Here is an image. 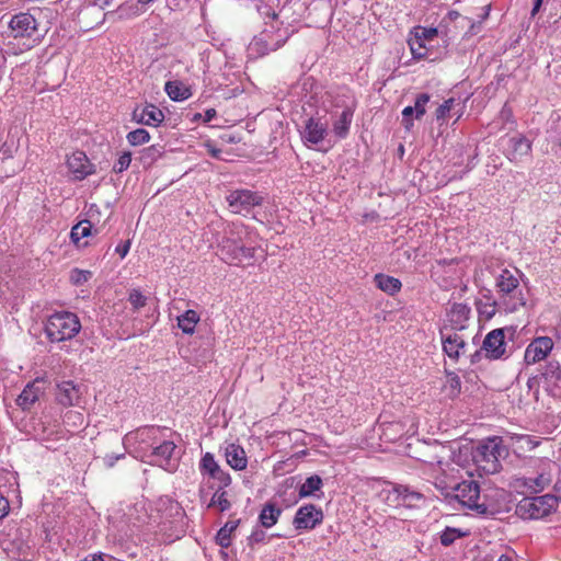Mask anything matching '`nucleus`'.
Masks as SVG:
<instances>
[{"mask_svg": "<svg viewBox=\"0 0 561 561\" xmlns=\"http://www.w3.org/2000/svg\"><path fill=\"white\" fill-rule=\"evenodd\" d=\"M553 341L549 336L534 339L525 350L524 362L526 365H534L543 360L552 351Z\"/></svg>", "mask_w": 561, "mask_h": 561, "instance_id": "14", "label": "nucleus"}, {"mask_svg": "<svg viewBox=\"0 0 561 561\" xmlns=\"http://www.w3.org/2000/svg\"><path fill=\"white\" fill-rule=\"evenodd\" d=\"M199 320L201 316L196 310H186L184 313L178 316V329L184 334L192 335Z\"/></svg>", "mask_w": 561, "mask_h": 561, "instance_id": "28", "label": "nucleus"}, {"mask_svg": "<svg viewBox=\"0 0 561 561\" xmlns=\"http://www.w3.org/2000/svg\"><path fill=\"white\" fill-rule=\"evenodd\" d=\"M92 276L90 271L73 268L70 272V282L76 285H82L87 283Z\"/></svg>", "mask_w": 561, "mask_h": 561, "instance_id": "43", "label": "nucleus"}, {"mask_svg": "<svg viewBox=\"0 0 561 561\" xmlns=\"http://www.w3.org/2000/svg\"><path fill=\"white\" fill-rule=\"evenodd\" d=\"M239 520L227 522L217 533L216 542L221 548H228L231 543V534L238 527Z\"/></svg>", "mask_w": 561, "mask_h": 561, "instance_id": "34", "label": "nucleus"}, {"mask_svg": "<svg viewBox=\"0 0 561 561\" xmlns=\"http://www.w3.org/2000/svg\"><path fill=\"white\" fill-rule=\"evenodd\" d=\"M323 512L314 504H305L300 506L293 520V525L299 533L314 529L323 522Z\"/></svg>", "mask_w": 561, "mask_h": 561, "instance_id": "12", "label": "nucleus"}, {"mask_svg": "<svg viewBox=\"0 0 561 561\" xmlns=\"http://www.w3.org/2000/svg\"><path fill=\"white\" fill-rule=\"evenodd\" d=\"M455 99L450 98L446 100L436 110V118L438 121L445 119L447 115L454 111Z\"/></svg>", "mask_w": 561, "mask_h": 561, "instance_id": "47", "label": "nucleus"}, {"mask_svg": "<svg viewBox=\"0 0 561 561\" xmlns=\"http://www.w3.org/2000/svg\"><path fill=\"white\" fill-rule=\"evenodd\" d=\"M430 101V95L427 93H421L416 96L415 99V103H414V111H415V117L416 118H421L426 110H425V106L426 104L428 103Z\"/></svg>", "mask_w": 561, "mask_h": 561, "instance_id": "45", "label": "nucleus"}, {"mask_svg": "<svg viewBox=\"0 0 561 561\" xmlns=\"http://www.w3.org/2000/svg\"><path fill=\"white\" fill-rule=\"evenodd\" d=\"M9 513V501L0 494V519L5 517Z\"/></svg>", "mask_w": 561, "mask_h": 561, "instance_id": "56", "label": "nucleus"}, {"mask_svg": "<svg viewBox=\"0 0 561 561\" xmlns=\"http://www.w3.org/2000/svg\"><path fill=\"white\" fill-rule=\"evenodd\" d=\"M113 0H94L93 4L98 5L100 9H104L110 5Z\"/></svg>", "mask_w": 561, "mask_h": 561, "instance_id": "63", "label": "nucleus"}, {"mask_svg": "<svg viewBox=\"0 0 561 561\" xmlns=\"http://www.w3.org/2000/svg\"><path fill=\"white\" fill-rule=\"evenodd\" d=\"M282 512V508L275 503L267 502L260 512L259 522L264 528H271L278 522Z\"/></svg>", "mask_w": 561, "mask_h": 561, "instance_id": "27", "label": "nucleus"}, {"mask_svg": "<svg viewBox=\"0 0 561 561\" xmlns=\"http://www.w3.org/2000/svg\"><path fill=\"white\" fill-rule=\"evenodd\" d=\"M69 171L75 180L81 181L94 173V167L83 151H75L67 160Z\"/></svg>", "mask_w": 561, "mask_h": 561, "instance_id": "20", "label": "nucleus"}, {"mask_svg": "<svg viewBox=\"0 0 561 561\" xmlns=\"http://www.w3.org/2000/svg\"><path fill=\"white\" fill-rule=\"evenodd\" d=\"M290 37L288 27L266 24L262 32L254 36L248 46L249 56L259 58L280 48Z\"/></svg>", "mask_w": 561, "mask_h": 561, "instance_id": "6", "label": "nucleus"}, {"mask_svg": "<svg viewBox=\"0 0 561 561\" xmlns=\"http://www.w3.org/2000/svg\"><path fill=\"white\" fill-rule=\"evenodd\" d=\"M225 199L231 213L247 216L254 207L261 206L265 197L261 192L240 187L229 190Z\"/></svg>", "mask_w": 561, "mask_h": 561, "instance_id": "8", "label": "nucleus"}, {"mask_svg": "<svg viewBox=\"0 0 561 561\" xmlns=\"http://www.w3.org/2000/svg\"><path fill=\"white\" fill-rule=\"evenodd\" d=\"M129 249H130V241L127 240L125 242H122L119 243L116 248H115V252L122 257L124 259L127 253L129 252Z\"/></svg>", "mask_w": 561, "mask_h": 561, "instance_id": "55", "label": "nucleus"}, {"mask_svg": "<svg viewBox=\"0 0 561 561\" xmlns=\"http://www.w3.org/2000/svg\"><path fill=\"white\" fill-rule=\"evenodd\" d=\"M323 485L322 479L313 474L308 477L306 481L299 486V497H309L316 494L317 491H320Z\"/></svg>", "mask_w": 561, "mask_h": 561, "instance_id": "33", "label": "nucleus"}, {"mask_svg": "<svg viewBox=\"0 0 561 561\" xmlns=\"http://www.w3.org/2000/svg\"><path fill=\"white\" fill-rule=\"evenodd\" d=\"M499 118L502 121L503 125H506L507 123H514L513 111L507 104H504L502 107Z\"/></svg>", "mask_w": 561, "mask_h": 561, "instance_id": "50", "label": "nucleus"}, {"mask_svg": "<svg viewBox=\"0 0 561 561\" xmlns=\"http://www.w3.org/2000/svg\"><path fill=\"white\" fill-rule=\"evenodd\" d=\"M424 501V495L410 486L405 485V492H402V506L416 507Z\"/></svg>", "mask_w": 561, "mask_h": 561, "instance_id": "38", "label": "nucleus"}, {"mask_svg": "<svg viewBox=\"0 0 561 561\" xmlns=\"http://www.w3.org/2000/svg\"><path fill=\"white\" fill-rule=\"evenodd\" d=\"M156 152H157V149L154 147H149V148L145 149L141 153V160L142 161H147L148 159L153 160L156 158Z\"/></svg>", "mask_w": 561, "mask_h": 561, "instance_id": "58", "label": "nucleus"}, {"mask_svg": "<svg viewBox=\"0 0 561 561\" xmlns=\"http://www.w3.org/2000/svg\"><path fill=\"white\" fill-rule=\"evenodd\" d=\"M199 471L203 476L218 481L219 485L229 486L231 484L230 474L219 466L211 453L203 455L199 461Z\"/></svg>", "mask_w": 561, "mask_h": 561, "instance_id": "15", "label": "nucleus"}, {"mask_svg": "<svg viewBox=\"0 0 561 561\" xmlns=\"http://www.w3.org/2000/svg\"><path fill=\"white\" fill-rule=\"evenodd\" d=\"M124 457H125V453H119V454L112 453V454L105 455V457L103 458V461L107 468H112L116 461H118L119 459H123Z\"/></svg>", "mask_w": 561, "mask_h": 561, "instance_id": "52", "label": "nucleus"}, {"mask_svg": "<svg viewBox=\"0 0 561 561\" xmlns=\"http://www.w3.org/2000/svg\"><path fill=\"white\" fill-rule=\"evenodd\" d=\"M192 96V87L184 82L178 81V102L184 101Z\"/></svg>", "mask_w": 561, "mask_h": 561, "instance_id": "49", "label": "nucleus"}, {"mask_svg": "<svg viewBox=\"0 0 561 561\" xmlns=\"http://www.w3.org/2000/svg\"><path fill=\"white\" fill-rule=\"evenodd\" d=\"M553 469V462L543 461L541 471L536 477H524L518 479L517 482L525 486L529 493H540L551 483Z\"/></svg>", "mask_w": 561, "mask_h": 561, "instance_id": "13", "label": "nucleus"}, {"mask_svg": "<svg viewBox=\"0 0 561 561\" xmlns=\"http://www.w3.org/2000/svg\"><path fill=\"white\" fill-rule=\"evenodd\" d=\"M144 12V7L139 2H126L121 4L115 13L121 20H128L140 15Z\"/></svg>", "mask_w": 561, "mask_h": 561, "instance_id": "36", "label": "nucleus"}, {"mask_svg": "<svg viewBox=\"0 0 561 561\" xmlns=\"http://www.w3.org/2000/svg\"><path fill=\"white\" fill-rule=\"evenodd\" d=\"M439 333L444 354L451 360L457 362L466 352V341L457 332L446 333L440 330Z\"/></svg>", "mask_w": 561, "mask_h": 561, "instance_id": "18", "label": "nucleus"}, {"mask_svg": "<svg viewBox=\"0 0 561 561\" xmlns=\"http://www.w3.org/2000/svg\"><path fill=\"white\" fill-rule=\"evenodd\" d=\"M444 466H446L444 461L437 460L436 467H433V471L435 472V486L440 490L450 489L453 492V499L457 500L462 507L468 508L476 514V506H479V501L481 500V490L479 484L473 480H466L453 486H448L446 481L439 476L445 471Z\"/></svg>", "mask_w": 561, "mask_h": 561, "instance_id": "5", "label": "nucleus"}, {"mask_svg": "<svg viewBox=\"0 0 561 561\" xmlns=\"http://www.w3.org/2000/svg\"><path fill=\"white\" fill-rule=\"evenodd\" d=\"M513 439L522 449L533 450L538 445L529 435H516Z\"/></svg>", "mask_w": 561, "mask_h": 561, "instance_id": "48", "label": "nucleus"}, {"mask_svg": "<svg viewBox=\"0 0 561 561\" xmlns=\"http://www.w3.org/2000/svg\"><path fill=\"white\" fill-rule=\"evenodd\" d=\"M506 454L502 439L497 436L480 442L472 448L471 457L481 474H494L502 468L501 458Z\"/></svg>", "mask_w": 561, "mask_h": 561, "instance_id": "4", "label": "nucleus"}, {"mask_svg": "<svg viewBox=\"0 0 561 561\" xmlns=\"http://www.w3.org/2000/svg\"><path fill=\"white\" fill-rule=\"evenodd\" d=\"M531 152V141L522 134H516L506 140L505 156L513 162L520 161Z\"/></svg>", "mask_w": 561, "mask_h": 561, "instance_id": "17", "label": "nucleus"}, {"mask_svg": "<svg viewBox=\"0 0 561 561\" xmlns=\"http://www.w3.org/2000/svg\"><path fill=\"white\" fill-rule=\"evenodd\" d=\"M131 117L136 123L148 126H158L163 121L161 110L153 104L136 106Z\"/></svg>", "mask_w": 561, "mask_h": 561, "instance_id": "22", "label": "nucleus"}, {"mask_svg": "<svg viewBox=\"0 0 561 561\" xmlns=\"http://www.w3.org/2000/svg\"><path fill=\"white\" fill-rule=\"evenodd\" d=\"M445 389L450 398L457 397L461 391V381L454 371H447Z\"/></svg>", "mask_w": 561, "mask_h": 561, "instance_id": "40", "label": "nucleus"}, {"mask_svg": "<svg viewBox=\"0 0 561 561\" xmlns=\"http://www.w3.org/2000/svg\"><path fill=\"white\" fill-rule=\"evenodd\" d=\"M41 389L34 382L27 383L16 399V404L23 410L28 409L38 399Z\"/></svg>", "mask_w": 561, "mask_h": 561, "instance_id": "30", "label": "nucleus"}, {"mask_svg": "<svg viewBox=\"0 0 561 561\" xmlns=\"http://www.w3.org/2000/svg\"><path fill=\"white\" fill-rule=\"evenodd\" d=\"M266 534L262 529H255L249 537V545L253 546L255 543L263 542L265 540Z\"/></svg>", "mask_w": 561, "mask_h": 561, "instance_id": "51", "label": "nucleus"}, {"mask_svg": "<svg viewBox=\"0 0 561 561\" xmlns=\"http://www.w3.org/2000/svg\"><path fill=\"white\" fill-rule=\"evenodd\" d=\"M164 90H165L167 94L169 95V98L172 101H175V82L171 81V80L167 81L164 84Z\"/></svg>", "mask_w": 561, "mask_h": 561, "instance_id": "57", "label": "nucleus"}, {"mask_svg": "<svg viewBox=\"0 0 561 561\" xmlns=\"http://www.w3.org/2000/svg\"><path fill=\"white\" fill-rule=\"evenodd\" d=\"M57 400L65 407L80 405L82 399L81 386L71 380L62 381L57 386Z\"/></svg>", "mask_w": 561, "mask_h": 561, "instance_id": "21", "label": "nucleus"}, {"mask_svg": "<svg viewBox=\"0 0 561 561\" xmlns=\"http://www.w3.org/2000/svg\"><path fill=\"white\" fill-rule=\"evenodd\" d=\"M415 113L413 106H407L402 111V122L404 123L405 127L409 128L410 125H412V115Z\"/></svg>", "mask_w": 561, "mask_h": 561, "instance_id": "53", "label": "nucleus"}, {"mask_svg": "<svg viewBox=\"0 0 561 561\" xmlns=\"http://www.w3.org/2000/svg\"><path fill=\"white\" fill-rule=\"evenodd\" d=\"M298 131L300 139L306 147L312 148L314 146H319L329 134L328 121L323 117L310 116L302 122Z\"/></svg>", "mask_w": 561, "mask_h": 561, "instance_id": "11", "label": "nucleus"}, {"mask_svg": "<svg viewBox=\"0 0 561 561\" xmlns=\"http://www.w3.org/2000/svg\"><path fill=\"white\" fill-rule=\"evenodd\" d=\"M9 26L15 38L32 37L37 31V21L30 13H19L12 16Z\"/></svg>", "mask_w": 561, "mask_h": 561, "instance_id": "19", "label": "nucleus"}, {"mask_svg": "<svg viewBox=\"0 0 561 561\" xmlns=\"http://www.w3.org/2000/svg\"><path fill=\"white\" fill-rule=\"evenodd\" d=\"M80 330L81 322L78 316L70 311L55 312L45 322V333L53 343L71 340Z\"/></svg>", "mask_w": 561, "mask_h": 561, "instance_id": "7", "label": "nucleus"}, {"mask_svg": "<svg viewBox=\"0 0 561 561\" xmlns=\"http://www.w3.org/2000/svg\"><path fill=\"white\" fill-rule=\"evenodd\" d=\"M471 308L467 304L454 302L447 310V318L454 330L466 329L470 318Z\"/></svg>", "mask_w": 561, "mask_h": 561, "instance_id": "23", "label": "nucleus"}, {"mask_svg": "<svg viewBox=\"0 0 561 561\" xmlns=\"http://www.w3.org/2000/svg\"><path fill=\"white\" fill-rule=\"evenodd\" d=\"M459 106V108L457 111L454 112V115H456V119H459L462 115V105H460V103L457 104Z\"/></svg>", "mask_w": 561, "mask_h": 561, "instance_id": "64", "label": "nucleus"}, {"mask_svg": "<svg viewBox=\"0 0 561 561\" xmlns=\"http://www.w3.org/2000/svg\"><path fill=\"white\" fill-rule=\"evenodd\" d=\"M204 237L209 247L217 249L220 259L230 265L251 266L264 256L257 245L256 233L241 221L216 218L207 225Z\"/></svg>", "mask_w": 561, "mask_h": 561, "instance_id": "1", "label": "nucleus"}, {"mask_svg": "<svg viewBox=\"0 0 561 561\" xmlns=\"http://www.w3.org/2000/svg\"><path fill=\"white\" fill-rule=\"evenodd\" d=\"M257 12L260 16L264 20V26H266V24L273 23L283 26V22L278 20V14L271 5L266 3H261L257 5Z\"/></svg>", "mask_w": 561, "mask_h": 561, "instance_id": "39", "label": "nucleus"}, {"mask_svg": "<svg viewBox=\"0 0 561 561\" xmlns=\"http://www.w3.org/2000/svg\"><path fill=\"white\" fill-rule=\"evenodd\" d=\"M462 536L461 531L456 528L447 527L442 534H440V543L445 547H448L455 542L456 539L460 538Z\"/></svg>", "mask_w": 561, "mask_h": 561, "instance_id": "42", "label": "nucleus"}, {"mask_svg": "<svg viewBox=\"0 0 561 561\" xmlns=\"http://www.w3.org/2000/svg\"><path fill=\"white\" fill-rule=\"evenodd\" d=\"M409 46H410L413 58H415V59L428 58L430 59V54H428L430 48L427 47V44L423 41V36H421L419 32L415 33L414 37L409 39Z\"/></svg>", "mask_w": 561, "mask_h": 561, "instance_id": "32", "label": "nucleus"}, {"mask_svg": "<svg viewBox=\"0 0 561 561\" xmlns=\"http://www.w3.org/2000/svg\"><path fill=\"white\" fill-rule=\"evenodd\" d=\"M402 492H405V485L390 483L380 491L379 497L387 505L399 507L402 506Z\"/></svg>", "mask_w": 561, "mask_h": 561, "instance_id": "26", "label": "nucleus"}, {"mask_svg": "<svg viewBox=\"0 0 561 561\" xmlns=\"http://www.w3.org/2000/svg\"><path fill=\"white\" fill-rule=\"evenodd\" d=\"M421 36H423V41L427 44L433 41L434 37L437 35L436 28H422L421 32H419Z\"/></svg>", "mask_w": 561, "mask_h": 561, "instance_id": "54", "label": "nucleus"}, {"mask_svg": "<svg viewBox=\"0 0 561 561\" xmlns=\"http://www.w3.org/2000/svg\"><path fill=\"white\" fill-rule=\"evenodd\" d=\"M516 558L514 551L506 552L499 557L497 561H514Z\"/></svg>", "mask_w": 561, "mask_h": 561, "instance_id": "61", "label": "nucleus"}, {"mask_svg": "<svg viewBox=\"0 0 561 561\" xmlns=\"http://www.w3.org/2000/svg\"><path fill=\"white\" fill-rule=\"evenodd\" d=\"M519 271L504 268L495 277V289L499 296V306L505 312L513 313L524 307L527 301V293L519 283Z\"/></svg>", "mask_w": 561, "mask_h": 561, "instance_id": "2", "label": "nucleus"}, {"mask_svg": "<svg viewBox=\"0 0 561 561\" xmlns=\"http://www.w3.org/2000/svg\"><path fill=\"white\" fill-rule=\"evenodd\" d=\"M495 305H496V302H494V304H492V305H489V306H488V308H489V309H486V310H482L481 305H480V304H478V310H479V312H481V313H486V314H488V317H492V316L495 313Z\"/></svg>", "mask_w": 561, "mask_h": 561, "instance_id": "60", "label": "nucleus"}, {"mask_svg": "<svg viewBox=\"0 0 561 561\" xmlns=\"http://www.w3.org/2000/svg\"><path fill=\"white\" fill-rule=\"evenodd\" d=\"M216 116V110L209 108L205 112V115L203 116V122L207 123L210 122Z\"/></svg>", "mask_w": 561, "mask_h": 561, "instance_id": "62", "label": "nucleus"}, {"mask_svg": "<svg viewBox=\"0 0 561 561\" xmlns=\"http://www.w3.org/2000/svg\"><path fill=\"white\" fill-rule=\"evenodd\" d=\"M128 300L135 309H139L146 305L147 297L138 289H133L129 293Z\"/></svg>", "mask_w": 561, "mask_h": 561, "instance_id": "46", "label": "nucleus"}, {"mask_svg": "<svg viewBox=\"0 0 561 561\" xmlns=\"http://www.w3.org/2000/svg\"><path fill=\"white\" fill-rule=\"evenodd\" d=\"M92 224L89 220H82L72 227L70 232L71 241L76 244L91 234Z\"/></svg>", "mask_w": 561, "mask_h": 561, "instance_id": "37", "label": "nucleus"}, {"mask_svg": "<svg viewBox=\"0 0 561 561\" xmlns=\"http://www.w3.org/2000/svg\"><path fill=\"white\" fill-rule=\"evenodd\" d=\"M556 506V499L547 495L526 497L517 505V513L524 519H540L549 515Z\"/></svg>", "mask_w": 561, "mask_h": 561, "instance_id": "10", "label": "nucleus"}, {"mask_svg": "<svg viewBox=\"0 0 561 561\" xmlns=\"http://www.w3.org/2000/svg\"><path fill=\"white\" fill-rule=\"evenodd\" d=\"M374 283L377 288L391 296L397 294L402 286L399 278L386 274H376Z\"/></svg>", "mask_w": 561, "mask_h": 561, "instance_id": "29", "label": "nucleus"}, {"mask_svg": "<svg viewBox=\"0 0 561 561\" xmlns=\"http://www.w3.org/2000/svg\"><path fill=\"white\" fill-rule=\"evenodd\" d=\"M553 499H556V504L561 502V480H558L553 485V494H551Z\"/></svg>", "mask_w": 561, "mask_h": 561, "instance_id": "59", "label": "nucleus"}, {"mask_svg": "<svg viewBox=\"0 0 561 561\" xmlns=\"http://www.w3.org/2000/svg\"><path fill=\"white\" fill-rule=\"evenodd\" d=\"M161 433L162 431L158 427H144L137 430L135 437L141 443L151 442V451L148 455L150 463L173 473L175 471V462L172 455L175 449V444L171 440H163L159 443V435Z\"/></svg>", "mask_w": 561, "mask_h": 561, "instance_id": "3", "label": "nucleus"}, {"mask_svg": "<svg viewBox=\"0 0 561 561\" xmlns=\"http://www.w3.org/2000/svg\"><path fill=\"white\" fill-rule=\"evenodd\" d=\"M353 116L354 108L352 106H345L339 116L333 119L332 130L339 139H345L348 136Z\"/></svg>", "mask_w": 561, "mask_h": 561, "instance_id": "24", "label": "nucleus"}, {"mask_svg": "<svg viewBox=\"0 0 561 561\" xmlns=\"http://www.w3.org/2000/svg\"><path fill=\"white\" fill-rule=\"evenodd\" d=\"M541 376L552 386L561 381V365L558 360H550L546 364Z\"/></svg>", "mask_w": 561, "mask_h": 561, "instance_id": "35", "label": "nucleus"}, {"mask_svg": "<svg viewBox=\"0 0 561 561\" xmlns=\"http://www.w3.org/2000/svg\"><path fill=\"white\" fill-rule=\"evenodd\" d=\"M508 493L496 486H488L481 491L479 506H476V514L481 516H493L507 508Z\"/></svg>", "mask_w": 561, "mask_h": 561, "instance_id": "9", "label": "nucleus"}, {"mask_svg": "<svg viewBox=\"0 0 561 561\" xmlns=\"http://www.w3.org/2000/svg\"><path fill=\"white\" fill-rule=\"evenodd\" d=\"M227 486L218 485L217 490L214 492L209 503L208 508L215 507L220 512H226L230 510L231 503L228 499V493L225 490Z\"/></svg>", "mask_w": 561, "mask_h": 561, "instance_id": "31", "label": "nucleus"}, {"mask_svg": "<svg viewBox=\"0 0 561 561\" xmlns=\"http://www.w3.org/2000/svg\"><path fill=\"white\" fill-rule=\"evenodd\" d=\"M126 139L130 146H140L150 140V135L145 128H137L129 131Z\"/></svg>", "mask_w": 561, "mask_h": 561, "instance_id": "41", "label": "nucleus"}, {"mask_svg": "<svg viewBox=\"0 0 561 561\" xmlns=\"http://www.w3.org/2000/svg\"><path fill=\"white\" fill-rule=\"evenodd\" d=\"M482 350L490 359H500L506 353L504 329H494L483 341Z\"/></svg>", "mask_w": 561, "mask_h": 561, "instance_id": "16", "label": "nucleus"}, {"mask_svg": "<svg viewBox=\"0 0 561 561\" xmlns=\"http://www.w3.org/2000/svg\"><path fill=\"white\" fill-rule=\"evenodd\" d=\"M131 163V153L129 151H124L117 159V161L113 165V171L115 173H123L126 171Z\"/></svg>", "mask_w": 561, "mask_h": 561, "instance_id": "44", "label": "nucleus"}, {"mask_svg": "<svg viewBox=\"0 0 561 561\" xmlns=\"http://www.w3.org/2000/svg\"><path fill=\"white\" fill-rule=\"evenodd\" d=\"M225 457L227 463L234 470H243L247 468L248 459L244 449L237 444H229L225 448Z\"/></svg>", "mask_w": 561, "mask_h": 561, "instance_id": "25", "label": "nucleus"}]
</instances>
